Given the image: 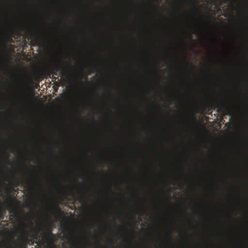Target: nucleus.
<instances>
[{"instance_id":"1","label":"nucleus","mask_w":248,"mask_h":248,"mask_svg":"<svg viewBox=\"0 0 248 248\" xmlns=\"http://www.w3.org/2000/svg\"><path fill=\"white\" fill-rule=\"evenodd\" d=\"M39 232H42V239L44 241L48 239L49 236L54 237V234L52 232L51 230L48 231L47 234L44 232L43 224L40 223L38 227Z\"/></svg>"},{"instance_id":"2","label":"nucleus","mask_w":248,"mask_h":248,"mask_svg":"<svg viewBox=\"0 0 248 248\" xmlns=\"http://www.w3.org/2000/svg\"><path fill=\"white\" fill-rule=\"evenodd\" d=\"M29 232L25 228L22 229V233L21 234L22 240L23 242L24 246H27L30 244L31 240L29 238Z\"/></svg>"},{"instance_id":"3","label":"nucleus","mask_w":248,"mask_h":248,"mask_svg":"<svg viewBox=\"0 0 248 248\" xmlns=\"http://www.w3.org/2000/svg\"><path fill=\"white\" fill-rule=\"evenodd\" d=\"M60 72L61 75L64 76L66 75V71L65 70L63 69L62 66L60 65H58L57 66L54 67L52 69V75L55 76H59V74L58 72Z\"/></svg>"},{"instance_id":"4","label":"nucleus","mask_w":248,"mask_h":248,"mask_svg":"<svg viewBox=\"0 0 248 248\" xmlns=\"http://www.w3.org/2000/svg\"><path fill=\"white\" fill-rule=\"evenodd\" d=\"M217 107L219 108L226 109L229 113L232 112V109L230 108L227 106L224 102H221L217 104Z\"/></svg>"},{"instance_id":"5","label":"nucleus","mask_w":248,"mask_h":248,"mask_svg":"<svg viewBox=\"0 0 248 248\" xmlns=\"http://www.w3.org/2000/svg\"><path fill=\"white\" fill-rule=\"evenodd\" d=\"M13 185L15 186H19L21 185L24 184L25 183H26V184H27V185L28 184L27 182L21 181L20 180H19V179H18L16 178H14L13 179Z\"/></svg>"},{"instance_id":"6","label":"nucleus","mask_w":248,"mask_h":248,"mask_svg":"<svg viewBox=\"0 0 248 248\" xmlns=\"http://www.w3.org/2000/svg\"><path fill=\"white\" fill-rule=\"evenodd\" d=\"M38 236H38V232H36L35 233V234L32 236V241H31V242H32L31 245H32L34 243L35 240L37 239Z\"/></svg>"},{"instance_id":"7","label":"nucleus","mask_w":248,"mask_h":248,"mask_svg":"<svg viewBox=\"0 0 248 248\" xmlns=\"http://www.w3.org/2000/svg\"><path fill=\"white\" fill-rule=\"evenodd\" d=\"M0 219H4V214L3 212H2L1 209L0 207Z\"/></svg>"},{"instance_id":"8","label":"nucleus","mask_w":248,"mask_h":248,"mask_svg":"<svg viewBox=\"0 0 248 248\" xmlns=\"http://www.w3.org/2000/svg\"><path fill=\"white\" fill-rule=\"evenodd\" d=\"M8 202H10L9 204L8 205V207L9 208H11L12 207V204L11 203V200H9Z\"/></svg>"},{"instance_id":"9","label":"nucleus","mask_w":248,"mask_h":248,"mask_svg":"<svg viewBox=\"0 0 248 248\" xmlns=\"http://www.w3.org/2000/svg\"><path fill=\"white\" fill-rule=\"evenodd\" d=\"M10 212H11V213H13V210H11L10 211Z\"/></svg>"},{"instance_id":"10","label":"nucleus","mask_w":248,"mask_h":248,"mask_svg":"<svg viewBox=\"0 0 248 248\" xmlns=\"http://www.w3.org/2000/svg\"><path fill=\"white\" fill-rule=\"evenodd\" d=\"M226 0H224V1H223V3H226Z\"/></svg>"},{"instance_id":"11","label":"nucleus","mask_w":248,"mask_h":248,"mask_svg":"<svg viewBox=\"0 0 248 248\" xmlns=\"http://www.w3.org/2000/svg\"><path fill=\"white\" fill-rule=\"evenodd\" d=\"M96 242H97V243H98L99 245L100 244L99 243V242L98 240H97V241H96Z\"/></svg>"},{"instance_id":"12","label":"nucleus","mask_w":248,"mask_h":248,"mask_svg":"<svg viewBox=\"0 0 248 248\" xmlns=\"http://www.w3.org/2000/svg\"><path fill=\"white\" fill-rule=\"evenodd\" d=\"M108 190L109 191H111V189H110V188H108Z\"/></svg>"},{"instance_id":"13","label":"nucleus","mask_w":248,"mask_h":248,"mask_svg":"<svg viewBox=\"0 0 248 248\" xmlns=\"http://www.w3.org/2000/svg\"><path fill=\"white\" fill-rule=\"evenodd\" d=\"M41 186V183H39V186Z\"/></svg>"},{"instance_id":"14","label":"nucleus","mask_w":248,"mask_h":248,"mask_svg":"<svg viewBox=\"0 0 248 248\" xmlns=\"http://www.w3.org/2000/svg\"><path fill=\"white\" fill-rule=\"evenodd\" d=\"M214 106V104H212V105H211V107H212V106Z\"/></svg>"}]
</instances>
